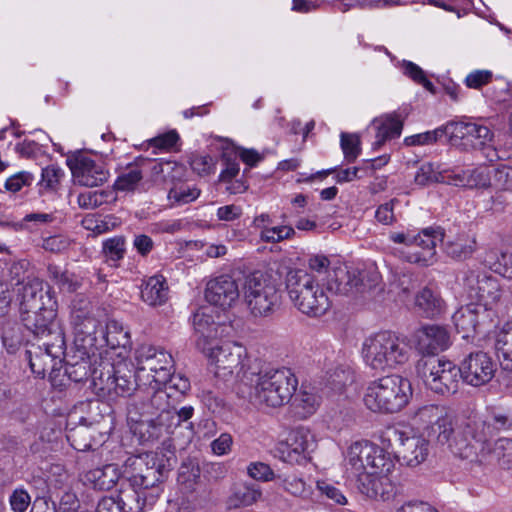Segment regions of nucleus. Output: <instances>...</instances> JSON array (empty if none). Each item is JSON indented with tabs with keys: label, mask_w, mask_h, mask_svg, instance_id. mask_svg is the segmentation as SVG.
<instances>
[{
	"label": "nucleus",
	"mask_w": 512,
	"mask_h": 512,
	"mask_svg": "<svg viewBox=\"0 0 512 512\" xmlns=\"http://www.w3.org/2000/svg\"><path fill=\"white\" fill-rule=\"evenodd\" d=\"M295 235L296 231L290 225H263L260 230V239L266 243H279L292 239Z\"/></svg>",
	"instance_id": "603ef678"
},
{
	"label": "nucleus",
	"mask_w": 512,
	"mask_h": 512,
	"mask_svg": "<svg viewBox=\"0 0 512 512\" xmlns=\"http://www.w3.org/2000/svg\"><path fill=\"white\" fill-rule=\"evenodd\" d=\"M357 485L362 494L370 498L380 497L386 499L393 490L388 475L362 474L357 479Z\"/></svg>",
	"instance_id": "f704fd0d"
},
{
	"label": "nucleus",
	"mask_w": 512,
	"mask_h": 512,
	"mask_svg": "<svg viewBox=\"0 0 512 512\" xmlns=\"http://www.w3.org/2000/svg\"><path fill=\"white\" fill-rule=\"evenodd\" d=\"M200 477L199 466L192 461L183 463L179 468L178 482L186 485L187 488H193Z\"/></svg>",
	"instance_id": "680f3d73"
},
{
	"label": "nucleus",
	"mask_w": 512,
	"mask_h": 512,
	"mask_svg": "<svg viewBox=\"0 0 512 512\" xmlns=\"http://www.w3.org/2000/svg\"><path fill=\"white\" fill-rule=\"evenodd\" d=\"M416 347L422 354L434 357L451 345L450 334L443 326L423 325L414 332Z\"/></svg>",
	"instance_id": "b1692460"
},
{
	"label": "nucleus",
	"mask_w": 512,
	"mask_h": 512,
	"mask_svg": "<svg viewBox=\"0 0 512 512\" xmlns=\"http://www.w3.org/2000/svg\"><path fill=\"white\" fill-rule=\"evenodd\" d=\"M149 491L132 488L129 491H121L115 495L116 501L119 502L121 512H141L145 505H153L148 499Z\"/></svg>",
	"instance_id": "37998d69"
},
{
	"label": "nucleus",
	"mask_w": 512,
	"mask_h": 512,
	"mask_svg": "<svg viewBox=\"0 0 512 512\" xmlns=\"http://www.w3.org/2000/svg\"><path fill=\"white\" fill-rule=\"evenodd\" d=\"M70 322L73 328V347L82 355L96 351L101 320L99 310L83 295H77L71 302Z\"/></svg>",
	"instance_id": "6e6552de"
},
{
	"label": "nucleus",
	"mask_w": 512,
	"mask_h": 512,
	"mask_svg": "<svg viewBox=\"0 0 512 512\" xmlns=\"http://www.w3.org/2000/svg\"><path fill=\"white\" fill-rule=\"evenodd\" d=\"M476 238L469 233H460L444 243L446 255L455 260H465L476 250Z\"/></svg>",
	"instance_id": "e433bc0d"
},
{
	"label": "nucleus",
	"mask_w": 512,
	"mask_h": 512,
	"mask_svg": "<svg viewBox=\"0 0 512 512\" xmlns=\"http://www.w3.org/2000/svg\"><path fill=\"white\" fill-rule=\"evenodd\" d=\"M462 381L473 387L489 383L495 376L497 364L492 357L483 351L469 353L460 363Z\"/></svg>",
	"instance_id": "6ab92c4d"
},
{
	"label": "nucleus",
	"mask_w": 512,
	"mask_h": 512,
	"mask_svg": "<svg viewBox=\"0 0 512 512\" xmlns=\"http://www.w3.org/2000/svg\"><path fill=\"white\" fill-rule=\"evenodd\" d=\"M314 444V436L310 430L299 426L288 433L286 439L279 444L278 450L284 462L299 464L306 459Z\"/></svg>",
	"instance_id": "412c9836"
},
{
	"label": "nucleus",
	"mask_w": 512,
	"mask_h": 512,
	"mask_svg": "<svg viewBox=\"0 0 512 512\" xmlns=\"http://www.w3.org/2000/svg\"><path fill=\"white\" fill-rule=\"evenodd\" d=\"M298 379L286 367L261 370L254 380V398L267 407H281L288 403L296 392Z\"/></svg>",
	"instance_id": "0eeeda50"
},
{
	"label": "nucleus",
	"mask_w": 512,
	"mask_h": 512,
	"mask_svg": "<svg viewBox=\"0 0 512 512\" xmlns=\"http://www.w3.org/2000/svg\"><path fill=\"white\" fill-rule=\"evenodd\" d=\"M414 424L423 427L427 437L444 446L455 456H470L472 449L463 436L464 415H456L444 406L428 404L411 415Z\"/></svg>",
	"instance_id": "f03ea898"
},
{
	"label": "nucleus",
	"mask_w": 512,
	"mask_h": 512,
	"mask_svg": "<svg viewBox=\"0 0 512 512\" xmlns=\"http://www.w3.org/2000/svg\"><path fill=\"white\" fill-rule=\"evenodd\" d=\"M138 163L140 164V167H142L144 174H146L148 171L150 172L154 181H165L171 171L177 167L175 162H158L156 160L142 157L138 158Z\"/></svg>",
	"instance_id": "09e8293b"
},
{
	"label": "nucleus",
	"mask_w": 512,
	"mask_h": 512,
	"mask_svg": "<svg viewBox=\"0 0 512 512\" xmlns=\"http://www.w3.org/2000/svg\"><path fill=\"white\" fill-rule=\"evenodd\" d=\"M371 126L376 130L374 149H379L386 141L398 138L401 135L403 122L396 114H387L375 118Z\"/></svg>",
	"instance_id": "2f4dec72"
},
{
	"label": "nucleus",
	"mask_w": 512,
	"mask_h": 512,
	"mask_svg": "<svg viewBox=\"0 0 512 512\" xmlns=\"http://www.w3.org/2000/svg\"><path fill=\"white\" fill-rule=\"evenodd\" d=\"M466 442L472 449V455L459 456L462 459L477 460L479 462L497 463L505 469H512V439L500 438L493 446L491 442L485 443V447H475L472 443Z\"/></svg>",
	"instance_id": "5701e85b"
},
{
	"label": "nucleus",
	"mask_w": 512,
	"mask_h": 512,
	"mask_svg": "<svg viewBox=\"0 0 512 512\" xmlns=\"http://www.w3.org/2000/svg\"><path fill=\"white\" fill-rule=\"evenodd\" d=\"M75 183L85 187H96L108 180L109 172L102 161L85 154H78L70 161Z\"/></svg>",
	"instance_id": "aec40b11"
},
{
	"label": "nucleus",
	"mask_w": 512,
	"mask_h": 512,
	"mask_svg": "<svg viewBox=\"0 0 512 512\" xmlns=\"http://www.w3.org/2000/svg\"><path fill=\"white\" fill-rule=\"evenodd\" d=\"M73 244V241L64 235H54L43 240L42 247L52 253H63Z\"/></svg>",
	"instance_id": "69168bd1"
},
{
	"label": "nucleus",
	"mask_w": 512,
	"mask_h": 512,
	"mask_svg": "<svg viewBox=\"0 0 512 512\" xmlns=\"http://www.w3.org/2000/svg\"><path fill=\"white\" fill-rule=\"evenodd\" d=\"M286 288L293 305L309 317H320L331 306L330 299L316 276L306 271H290Z\"/></svg>",
	"instance_id": "39448f33"
},
{
	"label": "nucleus",
	"mask_w": 512,
	"mask_h": 512,
	"mask_svg": "<svg viewBox=\"0 0 512 512\" xmlns=\"http://www.w3.org/2000/svg\"><path fill=\"white\" fill-rule=\"evenodd\" d=\"M144 172L138 158L134 165H131L122 173L114 183V188L120 191H131L136 188L140 180L143 178Z\"/></svg>",
	"instance_id": "8fccbe9b"
},
{
	"label": "nucleus",
	"mask_w": 512,
	"mask_h": 512,
	"mask_svg": "<svg viewBox=\"0 0 512 512\" xmlns=\"http://www.w3.org/2000/svg\"><path fill=\"white\" fill-rule=\"evenodd\" d=\"M493 179L495 185L503 190L512 191V167L500 165L494 169Z\"/></svg>",
	"instance_id": "774afa93"
},
{
	"label": "nucleus",
	"mask_w": 512,
	"mask_h": 512,
	"mask_svg": "<svg viewBox=\"0 0 512 512\" xmlns=\"http://www.w3.org/2000/svg\"><path fill=\"white\" fill-rule=\"evenodd\" d=\"M463 176L455 175L454 169L446 168L442 164L425 162L417 170L414 181L417 185L428 186L434 183L454 185L462 183Z\"/></svg>",
	"instance_id": "cd10ccee"
},
{
	"label": "nucleus",
	"mask_w": 512,
	"mask_h": 512,
	"mask_svg": "<svg viewBox=\"0 0 512 512\" xmlns=\"http://www.w3.org/2000/svg\"><path fill=\"white\" fill-rule=\"evenodd\" d=\"M486 310L482 306L470 303L462 306L453 314V322L458 332L463 333L464 338L470 337L471 333H475L477 327L484 321Z\"/></svg>",
	"instance_id": "7c9ffc66"
},
{
	"label": "nucleus",
	"mask_w": 512,
	"mask_h": 512,
	"mask_svg": "<svg viewBox=\"0 0 512 512\" xmlns=\"http://www.w3.org/2000/svg\"><path fill=\"white\" fill-rule=\"evenodd\" d=\"M340 144L344 157L348 162H354L361 152V142L357 134L342 132Z\"/></svg>",
	"instance_id": "bf43d9fd"
},
{
	"label": "nucleus",
	"mask_w": 512,
	"mask_h": 512,
	"mask_svg": "<svg viewBox=\"0 0 512 512\" xmlns=\"http://www.w3.org/2000/svg\"><path fill=\"white\" fill-rule=\"evenodd\" d=\"M357 276V269L349 270L346 266L336 267L328 274L327 289L336 294L355 293V279Z\"/></svg>",
	"instance_id": "473e14b6"
},
{
	"label": "nucleus",
	"mask_w": 512,
	"mask_h": 512,
	"mask_svg": "<svg viewBox=\"0 0 512 512\" xmlns=\"http://www.w3.org/2000/svg\"><path fill=\"white\" fill-rule=\"evenodd\" d=\"M243 301L254 318H267L281 307L282 292L278 285L261 274L248 275L242 285Z\"/></svg>",
	"instance_id": "9d476101"
},
{
	"label": "nucleus",
	"mask_w": 512,
	"mask_h": 512,
	"mask_svg": "<svg viewBox=\"0 0 512 512\" xmlns=\"http://www.w3.org/2000/svg\"><path fill=\"white\" fill-rule=\"evenodd\" d=\"M417 374L429 390L439 395L457 392L461 379L460 366L452 361L428 357L418 361Z\"/></svg>",
	"instance_id": "4468645a"
},
{
	"label": "nucleus",
	"mask_w": 512,
	"mask_h": 512,
	"mask_svg": "<svg viewBox=\"0 0 512 512\" xmlns=\"http://www.w3.org/2000/svg\"><path fill=\"white\" fill-rule=\"evenodd\" d=\"M120 471L116 464H108L103 467L89 470L84 475V480L99 490H109L120 478Z\"/></svg>",
	"instance_id": "4c0bfd02"
},
{
	"label": "nucleus",
	"mask_w": 512,
	"mask_h": 512,
	"mask_svg": "<svg viewBox=\"0 0 512 512\" xmlns=\"http://www.w3.org/2000/svg\"><path fill=\"white\" fill-rule=\"evenodd\" d=\"M193 325L197 334L196 347L215 363L216 373L232 374L242 364L245 348L234 342L219 345L216 340L219 326L204 313L194 314Z\"/></svg>",
	"instance_id": "7ed1b4c3"
},
{
	"label": "nucleus",
	"mask_w": 512,
	"mask_h": 512,
	"mask_svg": "<svg viewBox=\"0 0 512 512\" xmlns=\"http://www.w3.org/2000/svg\"><path fill=\"white\" fill-rule=\"evenodd\" d=\"M136 364L139 372H150L152 380L150 382H166L169 378V371L173 368V358L171 354L161 348L151 345H142L136 350Z\"/></svg>",
	"instance_id": "a211bd4d"
},
{
	"label": "nucleus",
	"mask_w": 512,
	"mask_h": 512,
	"mask_svg": "<svg viewBox=\"0 0 512 512\" xmlns=\"http://www.w3.org/2000/svg\"><path fill=\"white\" fill-rule=\"evenodd\" d=\"M102 252L108 263L116 265L125 255V238L123 236H115L106 239L102 244Z\"/></svg>",
	"instance_id": "864d4df0"
},
{
	"label": "nucleus",
	"mask_w": 512,
	"mask_h": 512,
	"mask_svg": "<svg viewBox=\"0 0 512 512\" xmlns=\"http://www.w3.org/2000/svg\"><path fill=\"white\" fill-rule=\"evenodd\" d=\"M366 452L371 453V458L366 465L365 474L367 475H389L394 468L391 458L375 444L373 448H368Z\"/></svg>",
	"instance_id": "a18cd8bd"
},
{
	"label": "nucleus",
	"mask_w": 512,
	"mask_h": 512,
	"mask_svg": "<svg viewBox=\"0 0 512 512\" xmlns=\"http://www.w3.org/2000/svg\"><path fill=\"white\" fill-rule=\"evenodd\" d=\"M165 390L169 391L172 395L173 392L178 393L179 395L186 394L187 391L190 390V381L189 379L181 374H171L169 371V378L166 382L159 383Z\"/></svg>",
	"instance_id": "e2e57ef3"
},
{
	"label": "nucleus",
	"mask_w": 512,
	"mask_h": 512,
	"mask_svg": "<svg viewBox=\"0 0 512 512\" xmlns=\"http://www.w3.org/2000/svg\"><path fill=\"white\" fill-rule=\"evenodd\" d=\"M17 294L20 298L22 313L31 312V310L39 311V309L46 308V305H48L46 295H49V293H44L43 282L37 277L28 279V281L18 287Z\"/></svg>",
	"instance_id": "c85d7f7f"
},
{
	"label": "nucleus",
	"mask_w": 512,
	"mask_h": 512,
	"mask_svg": "<svg viewBox=\"0 0 512 512\" xmlns=\"http://www.w3.org/2000/svg\"><path fill=\"white\" fill-rule=\"evenodd\" d=\"M454 174L464 178L462 183H454V186L485 187L489 184V171L485 167L471 170L454 169Z\"/></svg>",
	"instance_id": "3c124183"
},
{
	"label": "nucleus",
	"mask_w": 512,
	"mask_h": 512,
	"mask_svg": "<svg viewBox=\"0 0 512 512\" xmlns=\"http://www.w3.org/2000/svg\"><path fill=\"white\" fill-rule=\"evenodd\" d=\"M463 436L475 447H485V443L501 432L512 430V411L489 408L482 417L464 415Z\"/></svg>",
	"instance_id": "f8f14e48"
},
{
	"label": "nucleus",
	"mask_w": 512,
	"mask_h": 512,
	"mask_svg": "<svg viewBox=\"0 0 512 512\" xmlns=\"http://www.w3.org/2000/svg\"><path fill=\"white\" fill-rule=\"evenodd\" d=\"M354 371L347 365L337 366L331 372H328V383L331 388L337 392H341L347 385L354 382Z\"/></svg>",
	"instance_id": "6e6d98bb"
},
{
	"label": "nucleus",
	"mask_w": 512,
	"mask_h": 512,
	"mask_svg": "<svg viewBox=\"0 0 512 512\" xmlns=\"http://www.w3.org/2000/svg\"><path fill=\"white\" fill-rule=\"evenodd\" d=\"M443 136H448V123L444 126L436 128L435 130L426 131L406 137L404 139V143L407 146L429 145L437 142Z\"/></svg>",
	"instance_id": "13d9d810"
},
{
	"label": "nucleus",
	"mask_w": 512,
	"mask_h": 512,
	"mask_svg": "<svg viewBox=\"0 0 512 512\" xmlns=\"http://www.w3.org/2000/svg\"><path fill=\"white\" fill-rule=\"evenodd\" d=\"M381 441L391 448L403 463L416 467L429 455V440L400 426H388L381 434Z\"/></svg>",
	"instance_id": "ddd939ff"
},
{
	"label": "nucleus",
	"mask_w": 512,
	"mask_h": 512,
	"mask_svg": "<svg viewBox=\"0 0 512 512\" xmlns=\"http://www.w3.org/2000/svg\"><path fill=\"white\" fill-rule=\"evenodd\" d=\"M174 396L161 385L150 382L138 399L128 407V418L134 423L133 432L142 442L158 440L174 433L181 423L188 422L192 406L177 409Z\"/></svg>",
	"instance_id": "f257e3e1"
},
{
	"label": "nucleus",
	"mask_w": 512,
	"mask_h": 512,
	"mask_svg": "<svg viewBox=\"0 0 512 512\" xmlns=\"http://www.w3.org/2000/svg\"><path fill=\"white\" fill-rule=\"evenodd\" d=\"M448 137L453 145L463 150H483L493 139L491 130L478 122H449Z\"/></svg>",
	"instance_id": "f3484780"
},
{
	"label": "nucleus",
	"mask_w": 512,
	"mask_h": 512,
	"mask_svg": "<svg viewBox=\"0 0 512 512\" xmlns=\"http://www.w3.org/2000/svg\"><path fill=\"white\" fill-rule=\"evenodd\" d=\"M291 408L294 415L299 419H306L313 415L319 407L320 398L313 392L301 388L293 394Z\"/></svg>",
	"instance_id": "79ce46f5"
},
{
	"label": "nucleus",
	"mask_w": 512,
	"mask_h": 512,
	"mask_svg": "<svg viewBox=\"0 0 512 512\" xmlns=\"http://www.w3.org/2000/svg\"><path fill=\"white\" fill-rule=\"evenodd\" d=\"M200 190L196 187L180 186L170 189L168 197L177 203H189L197 199Z\"/></svg>",
	"instance_id": "338daca9"
},
{
	"label": "nucleus",
	"mask_w": 512,
	"mask_h": 512,
	"mask_svg": "<svg viewBox=\"0 0 512 512\" xmlns=\"http://www.w3.org/2000/svg\"><path fill=\"white\" fill-rule=\"evenodd\" d=\"M279 487L289 494L300 497L304 500L312 499L313 490L311 486H307L303 479L296 475L277 476Z\"/></svg>",
	"instance_id": "de8ad7c7"
},
{
	"label": "nucleus",
	"mask_w": 512,
	"mask_h": 512,
	"mask_svg": "<svg viewBox=\"0 0 512 512\" xmlns=\"http://www.w3.org/2000/svg\"><path fill=\"white\" fill-rule=\"evenodd\" d=\"M115 200V193L110 189L86 191L80 193L77 197L79 207L87 210L96 209L104 204L114 202Z\"/></svg>",
	"instance_id": "49530a36"
},
{
	"label": "nucleus",
	"mask_w": 512,
	"mask_h": 512,
	"mask_svg": "<svg viewBox=\"0 0 512 512\" xmlns=\"http://www.w3.org/2000/svg\"><path fill=\"white\" fill-rule=\"evenodd\" d=\"M373 443L369 441H356L352 443L346 454L347 469L357 479L365 474L366 465L371 458V453L366 452L368 448H373Z\"/></svg>",
	"instance_id": "72a5a7b5"
},
{
	"label": "nucleus",
	"mask_w": 512,
	"mask_h": 512,
	"mask_svg": "<svg viewBox=\"0 0 512 512\" xmlns=\"http://www.w3.org/2000/svg\"><path fill=\"white\" fill-rule=\"evenodd\" d=\"M47 277L62 292L73 293L82 286L78 275L54 263L48 264Z\"/></svg>",
	"instance_id": "58836bf2"
},
{
	"label": "nucleus",
	"mask_w": 512,
	"mask_h": 512,
	"mask_svg": "<svg viewBox=\"0 0 512 512\" xmlns=\"http://www.w3.org/2000/svg\"><path fill=\"white\" fill-rule=\"evenodd\" d=\"M66 437L75 450L87 451L92 447L90 429L87 426L80 425L68 429Z\"/></svg>",
	"instance_id": "4d7b16f0"
},
{
	"label": "nucleus",
	"mask_w": 512,
	"mask_h": 512,
	"mask_svg": "<svg viewBox=\"0 0 512 512\" xmlns=\"http://www.w3.org/2000/svg\"><path fill=\"white\" fill-rule=\"evenodd\" d=\"M262 496L260 487L256 484L239 483L232 488L228 498L229 508H240L256 503Z\"/></svg>",
	"instance_id": "ea45409f"
},
{
	"label": "nucleus",
	"mask_w": 512,
	"mask_h": 512,
	"mask_svg": "<svg viewBox=\"0 0 512 512\" xmlns=\"http://www.w3.org/2000/svg\"><path fill=\"white\" fill-rule=\"evenodd\" d=\"M28 262L20 261L11 264L9 268V278L11 286H16L17 288L23 285L28 279H32L33 276L28 274L27 267Z\"/></svg>",
	"instance_id": "0e129e2a"
},
{
	"label": "nucleus",
	"mask_w": 512,
	"mask_h": 512,
	"mask_svg": "<svg viewBox=\"0 0 512 512\" xmlns=\"http://www.w3.org/2000/svg\"><path fill=\"white\" fill-rule=\"evenodd\" d=\"M169 288L162 275L149 277L141 289L142 300L150 306H160L168 299Z\"/></svg>",
	"instance_id": "c9c22d12"
},
{
	"label": "nucleus",
	"mask_w": 512,
	"mask_h": 512,
	"mask_svg": "<svg viewBox=\"0 0 512 512\" xmlns=\"http://www.w3.org/2000/svg\"><path fill=\"white\" fill-rule=\"evenodd\" d=\"M462 285L464 292L471 301L492 311L498 306L502 292L496 278L484 271L468 270L465 272Z\"/></svg>",
	"instance_id": "dca6fc26"
},
{
	"label": "nucleus",
	"mask_w": 512,
	"mask_h": 512,
	"mask_svg": "<svg viewBox=\"0 0 512 512\" xmlns=\"http://www.w3.org/2000/svg\"><path fill=\"white\" fill-rule=\"evenodd\" d=\"M104 347L123 349L125 351L131 347L130 333L124 328L122 323L112 319L106 323L105 331L103 329L100 330L96 343V352H101V349Z\"/></svg>",
	"instance_id": "c756f323"
},
{
	"label": "nucleus",
	"mask_w": 512,
	"mask_h": 512,
	"mask_svg": "<svg viewBox=\"0 0 512 512\" xmlns=\"http://www.w3.org/2000/svg\"><path fill=\"white\" fill-rule=\"evenodd\" d=\"M410 355L411 348L406 339L390 331L370 335L362 344L364 362L380 372L404 365Z\"/></svg>",
	"instance_id": "20e7f679"
},
{
	"label": "nucleus",
	"mask_w": 512,
	"mask_h": 512,
	"mask_svg": "<svg viewBox=\"0 0 512 512\" xmlns=\"http://www.w3.org/2000/svg\"><path fill=\"white\" fill-rule=\"evenodd\" d=\"M135 372L132 365L121 361H100V369L94 372V389L101 397L115 399L130 396L136 389Z\"/></svg>",
	"instance_id": "9b49d317"
},
{
	"label": "nucleus",
	"mask_w": 512,
	"mask_h": 512,
	"mask_svg": "<svg viewBox=\"0 0 512 512\" xmlns=\"http://www.w3.org/2000/svg\"><path fill=\"white\" fill-rule=\"evenodd\" d=\"M381 279L382 277L375 267L358 270V276L355 279V293H365L376 289L380 285Z\"/></svg>",
	"instance_id": "5fc2aeb1"
},
{
	"label": "nucleus",
	"mask_w": 512,
	"mask_h": 512,
	"mask_svg": "<svg viewBox=\"0 0 512 512\" xmlns=\"http://www.w3.org/2000/svg\"><path fill=\"white\" fill-rule=\"evenodd\" d=\"M247 473L251 478L262 482L277 480L278 476L267 463L259 461L251 462L247 467Z\"/></svg>",
	"instance_id": "052dcab7"
},
{
	"label": "nucleus",
	"mask_w": 512,
	"mask_h": 512,
	"mask_svg": "<svg viewBox=\"0 0 512 512\" xmlns=\"http://www.w3.org/2000/svg\"><path fill=\"white\" fill-rule=\"evenodd\" d=\"M102 352L91 351L87 355H82L80 351L72 348V354L68 355L65 373L74 382H81L91 377L94 385V372L100 369Z\"/></svg>",
	"instance_id": "393cba45"
},
{
	"label": "nucleus",
	"mask_w": 512,
	"mask_h": 512,
	"mask_svg": "<svg viewBox=\"0 0 512 512\" xmlns=\"http://www.w3.org/2000/svg\"><path fill=\"white\" fill-rule=\"evenodd\" d=\"M48 305L46 308L39 309V311L31 310V312L22 313V320L35 336L43 338L49 336V331H52L57 324L54 322L55 317V301L50 295H46Z\"/></svg>",
	"instance_id": "bb28decb"
},
{
	"label": "nucleus",
	"mask_w": 512,
	"mask_h": 512,
	"mask_svg": "<svg viewBox=\"0 0 512 512\" xmlns=\"http://www.w3.org/2000/svg\"><path fill=\"white\" fill-rule=\"evenodd\" d=\"M122 475L131 488L149 491L147 497L150 502H155L159 498L162 472L152 455L140 454L128 457Z\"/></svg>",
	"instance_id": "2eb2a0df"
},
{
	"label": "nucleus",
	"mask_w": 512,
	"mask_h": 512,
	"mask_svg": "<svg viewBox=\"0 0 512 512\" xmlns=\"http://www.w3.org/2000/svg\"><path fill=\"white\" fill-rule=\"evenodd\" d=\"M389 240L403 245L399 252L406 262L429 266L435 261L436 246L443 242L444 233L439 227H428L418 234L410 230L393 231L389 234Z\"/></svg>",
	"instance_id": "1a4fd4ad"
},
{
	"label": "nucleus",
	"mask_w": 512,
	"mask_h": 512,
	"mask_svg": "<svg viewBox=\"0 0 512 512\" xmlns=\"http://www.w3.org/2000/svg\"><path fill=\"white\" fill-rule=\"evenodd\" d=\"M413 391L408 379L388 375L372 381L364 394L365 406L380 413H397L410 401Z\"/></svg>",
	"instance_id": "423d86ee"
},
{
	"label": "nucleus",
	"mask_w": 512,
	"mask_h": 512,
	"mask_svg": "<svg viewBox=\"0 0 512 512\" xmlns=\"http://www.w3.org/2000/svg\"><path fill=\"white\" fill-rule=\"evenodd\" d=\"M415 304L427 318H433L443 311L444 301L432 289L425 287L418 292Z\"/></svg>",
	"instance_id": "c03bdc74"
},
{
	"label": "nucleus",
	"mask_w": 512,
	"mask_h": 512,
	"mask_svg": "<svg viewBox=\"0 0 512 512\" xmlns=\"http://www.w3.org/2000/svg\"><path fill=\"white\" fill-rule=\"evenodd\" d=\"M494 348L502 368L512 371V324L496 332Z\"/></svg>",
	"instance_id": "a19ab883"
},
{
	"label": "nucleus",
	"mask_w": 512,
	"mask_h": 512,
	"mask_svg": "<svg viewBox=\"0 0 512 512\" xmlns=\"http://www.w3.org/2000/svg\"><path fill=\"white\" fill-rule=\"evenodd\" d=\"M204 296L211 305L227 309L238 301L239 285L231 275L221 274L207 282Z\"/></svg>",
	"instance_id": "4be33fe9"
},
{
	"label": "nucleus",
	"mask_w": 512,
	"mask_h": 512,
	"mask_svg": "<svg viewBox=\"0 0 512 512\" xmlns=\"http://www.w3.org/2000/svg\"><path fill=\"white\" fill-rule=\"evenodd\" d=\"M40 340H42V343L38 345V349L42 350L43 348L44 353L33 352L32 350H28L26 353L31 370L38 375H44L45 368L41 367L40 363L42 358L44 356L51 359L60 357L64 353L65 340L58 326L49 331V336H44Z\"/></svg>",
	"instance_id": "a878e982"
}]
</instances>
